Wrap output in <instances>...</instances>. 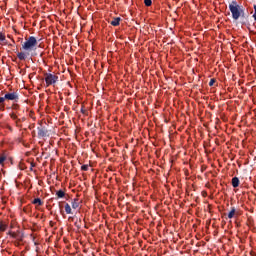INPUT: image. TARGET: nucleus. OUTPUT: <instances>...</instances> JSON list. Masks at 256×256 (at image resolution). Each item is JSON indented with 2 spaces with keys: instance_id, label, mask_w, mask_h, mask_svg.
<instances>
[{
  "instance_id": "nucleus-2",
  "label": "nucleus",
  "mask_w": 256,
  "mask_h": 256,
  "mask_svg": "<svg viewBox=\"0 0 256 256\" xmlns=\"http://www.w3.org/2000/svg\"><path fill=\"white\" fill-rule=\"evenodd\" d=\"M37 47V38L34 36H30L26 41L22 44V49L24 51H34Z\"/></svg>"
},
{
  "instance_id": "nucleus-1",
  "label": "nucleus",
  "mask_w": 256,
  "mask_h": 256,
  "mask_svg": "<svg viewBox=\"0 0 256 256\" xmlns=\"http://www.w3.org/2000/svg\"><path fill=\"white\" fill-rule=\"evenodd\" d=\"M229 10L234 21H237L240 17H243V15H245V10L243 9V6L239 5V3H237V1L235 0H233L229 4Z\"/></svg>"
},
{
  "instance_id": "nucleus-7",
  "label": "nucleus",
  "mask_w": 256,
  "mask_h": 256,
  "mask_svg": "<svg viewBox=\"0 0 256 256\" xmlns=\"http://www.w3.org/2000/svg\"><path fill=\"white\" fill-rule=\"evenodd\" d=\"M79 205H81L79 198H74L72 200V209H79Z\"/></svg>"
},
{
  "instance_id": "nucleus-3",
  "label": "nucleus",
  "mask_w": 256,
  "mask_h": 256,
  "mask_svg": "<svg viewBox=\"0 0 256 256\" xmlns=\"http://www.w3.org/2000/svg\"><path fill=\"white\" fill-rule=\"evenodd\" d=\"M44 81H45L46 87H51V85L55 86L59 81V76H57L56 74L45 73Z\"/></svg>"
},
{
  "instance_id": "nucleus-5",
  "label": "nucleus",
  "mask_w": 256,
  "mask_h": 256,
  "mask_svg": "<svg viewBox=\"0 0 256 256\" xmlns=\"http://www.w3.org/2000/svg\"><path fill=\"white\" fill-rule=\"evenodd\" d=\"M9 227V224H7L4 220L0 219V233H5Z\"/></svg>"
},
{
  "instance_id": "nucleus-12",
  "label": "nucleus",
  "mask_w": 256,
  "mask_h": 256,
  "mask_svg": "<svg viewBox=\"0 0 256 256\" xmlns=\"http://www.w3.org/2000/svg\"><path fill=\"white\" fill-rule=\"evenodd\" d=\"M232 187H234V188L239 187V178L238 177L232 178Z\"/></svg>"
},
{
  "instance_id": "nucleus-18",
  "label": "nucleus",
  "mask_w": 256,
  "mask_h": 256,
  "mask_svg": "<svg viewBox=\"0 0 256 256\" xmlns=\"http://www.w3.org/2000/svg\"><path fill=\"white\" fill-rule=\"evenodd\" d=\"M213 85H215V79H211L209 82L210 87H213Z\"/></svg>"
},
{
  "instance_id": "nucleus-17",
  "label": "nucleus",
  "mask_w": 256,
  "mask_h": 256,
  "mask_svg": "<svg viewBox=\"0 0 256 256\" xmlns=\"http://www.w3.org/2000/svg\"><path fill=\"white\" fill-rule=\"evenodd\" d=\"M6 37H5V33L0 32V41H5Z\"/></svg>"
},
{
  "instance_id": "nucleus-16",
  "label": "nucleus",
  "mask_w": 256,
  "mask_h": 256,
  "mask_svg": "<svg viewBox=\"0 0 256 256\" xmlns=\"http://www.w3.org/2000/svg\"><path fill=\"white\" fill-rule=\"evenodd\" d=\"M81 171H89V165H87V164L82 165Z\"/></svg>"
},
{
  "instance_id": "nucleus-11",
  "label": "nucleus",
  "mask_w": 256,
  "mask_h": 256,
  "mask_svg": "<svg viewBox=\"0 0 256 256\" xmlns=\"http://www.w3.org/2000/svg\"><path fill=\"white\" fill-rule=\"evenodd\" d=\"M5 161H7V155L5 153L0 155V165L3 167L5 165Z\"/></svg>"
},
{
  "instance_id": "nucleus-10",
  "label": "nucleus",
  "mask_w": 256,
  "mask_h": 256,
  "mask_svg": "<svg viewBox=\"0 0 256 256\" xmlns=\"http://www.w3.org/2000/svg\"><path fill=\"white\" fill-rule=\"evenodd\" d=\"M235 215H237V210L235 209V207H232L230 212L228 213V219H233Z\"/></svg>"
},
{
  "instance_id": "nucleus-13",
  "label": "nucleus",
  "mask_w": 256,
  "mask_h": 256,
  "mask_svg": "<svg viewBox=\"0 0 256 256\" xmlns=\"http://www.w3.org/2000/svg\"><path fill=\"white\" fill-rule=\"evenodd\" d=\"M64 209H65V213L67 215H71V213H73L72 210H71V205H69V203L65 204Z\"/></svg>"
},
{
  "instance_id": "nucleus-4",
  "label": "nucleus",
  "mask_w": 256,
  "mask_h": 256,
  "mask_svg": "<svg viewBox=\"0 0 256 256\" xmlns=\"http://www.w3.org/2000/svg\"><path fill=\"white\" fill-rule=\"evenodd\" d=\"M4 99L7 101H19V94L17 92L6 93Z\"/></svg>"
},
{
  "instance_id": "nucleus-6",
  "label": "nucleus",
  "mask_w": 256,
  "mask_h": 256,
  "mask_svg": "<svg viewBox=\"0 0 256 256\" xmlns=\"http://www.w3.org/2000/svg\"><path fill=\"white\" fill-rule=\"evenodd\" d=\"M110 25H112V27H119V25H121V18L120 17L114 18L110 22Z\"/></svg>"
},
{
  "instance_id": "nucleus-8",
  "label": "nucleus",
  "mask_w": 256,
  "mask_h": 256,
  "mask_svg": "<svg viewBox=\"0 0 256 256\" xmlns=\"http://www.w3.org/2000/svg\"><path fill=\"white\" fill-rule=\"evenodd\" d=\"M32 204L36 205V208H38V207H41L43 205V202H42L41 198H35L32 201Z\"/></svg>"
},
{
  "instance_id": "nucleus-14",
  "label": "nucleus",
  "mask_w": 256,
  "mask_h": 256,
  "mask_svg": "<svg viewBox=\"0 0 256 256\" xmlns=\"http://www.w3.org/2000/svg\"><path fill=\"white\" fill-rule=\"evenodd\" d=\"M56 195L59 199H63V197H65V192L63 190H59L56 192Z\"/></svg>"
},
{
  "instance_id": "nucleus-9",
  "label": "nucleus",
  "mask_w": 256,
  "mask_h": 256,
  "mask_svg": "<svg viewBox=\"0 0 256 256\" xmlns=\"http://www.w3.org/2000/svg\"><path fill=\"white\" fill-rule=\"evenodd\" d=\"M17 57L20 61H25V59H27V53L25 52H18L17 53Z\"/></svg>"
},
{
  "instance_id": "nucleus-15",
  "label": "nucleus",
  "mask_w": 256,
  "mask_h": 256,
  "mask_svg": "<svg viewBox=\"0 0 256 256\" xmlns=\"http://www.w3.org/2000/svg\"><path fill=\"white\" fill-rule=\"evenodd\" d=\"M144 5L146 7H151V5H153V1L152 0H144Z\"/></svg>"
},
{
  "instance_id": "nucleus-19",
  "label": "nucleus",
  "mask_w": 256,
  "mask_h": 256,
  "mask_svg": "<svg viewBox=\"0 0 256 256\" xmlns=\"http://www.w3.org/2000/svg\"><path fill=\"white\" fill-rule=\"evenodd\" d=\"M253 19L256 21V5H254V14H253Z\"/></svg>"
},
{
  "instance_id": "nucleus-20",
  "label": "nucleus",
  "mask_w": 256,
  "mask_h": 256,
  "mask_svg": "<svg viewBox=\"0 0 256 256\" xmlns=\"http://www.w3.org/2000/svg\"><path fill=\"white\" fill-rule=\"evenodd\" d=\"M5 100H7V99L5 98V96H4V97H0V104H1V103H5Z\"/></svg>"
}]
</instances>
